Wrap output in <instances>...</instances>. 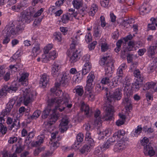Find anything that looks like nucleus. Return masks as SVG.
Masks as SVG:
<instances>
[{"mask_svg":"<svg viewBox=\"0 0 157 157\" xmlns=\"http://www.w3.org/2000/svg\"><path fill=\"white\" fill-rule=\"evenodd\" d=\"M67 102L68 100L64 101L61 97L49 99L47 102V107L42 113V117L43 118H45L49 114L50 115L48 121L45 122L44 126L48 131L51 133V142L53 141L58 133L57 131L52 132L55 128L52 125L55 123L59 116L56 111L59 110L62 112L64 110L66 107H67Z\"/></svg>","mask_w":157,"mask_h":157,"instance_id":"f257e3e1","label":"nucleus"},{"mask_svg":"<svg viewBox=\"0 0 157 157\" xmlns=\"http://www.w3.org/2000/svg\"><path fill=\"white\" fill-rule=\"evenodd\" d=\"M72 78V80L74 82L79 83L81 82L82 79V77L77 70L76 68H72L70 70V74L67 75L66 73L63 74L61 77L55 83V87L51 89V92L54 94V96L55 98L56 97H61L63 101L68 100L67 103V107L70 108L72 106V104L70 103L71 100L70 99L69 95L68 94H63L61 90L60 89L59 87L60 86H64L67 81Z\"/></svg>","mask_w":157,"mask_h":157,"instance_id":"f03ea898","label":"nucleus"},{"mask_svg":"<svg viewBox=\"0 0 157 157\" xmlns=\"http://www.w3.org/2000/svg\"><path fill=\"white\" fill-rule=\"evenodd\" d=\"M35 12L34 8L32 7L22 12L17 20L16 28L14 26H7L5 27V39L13 38L19 33H21L24 30L25 24L29 23L33 20L32 16Z\"/></svg>","mask_w":157,"mask_h":157,"instance_id":"7ed1b4c3","label":"nucleus"},{"mask_svg":"<svg viewBox=\"0 0 157 157\" xmlns=\"http://www.w3.org/2000/svg\"><path fill=\"white\" fill-rule=\"evenodd\" d=\"M21 97L19 98V100H16L17 98H15L9 101L4 111V115L8 114L14 104L16 106H19L21 103L23 102L25 105H27L32 102L35 98L36 93L35 91H31L30 89L25 88L21 89Z\"/></svg>","mask_w":157,"mask_h":157,"instance_id":"20e7f679","label":"nucleus"},{"mask_svg":"<svg viewBox=\"0 0 157 157\" xmlns=\"http://www.w3.org/2000/svg\"><path fill=\"white\" fill-rule=\"evenodd\" d=\"M29 75L27 73H23L21 75L19 80V82L14 81L12 83L10 87L6 85L3 86L0 90V98L3 96L6 95L7 92L9 93L15 92L17 90L20 84L24 86L27 85L28 84V79Z\"/></svg>","mask_w":157,"mask_h":157,"instance_id":"39448f33","label":"nucleus"},{"mask_svg":"<svg viewBox=\"0 0 157 157\" xmlns=\"http://www.w3.org/2000/svg\"><path fill=\"white\" fill-rule=\"evenodd\" d=\"M104 109L105 110V115L102 118H101L100 116V111L98 109L95 111L94 117L96 119L94 123L95 126H98V127H99L100 126L102 120H110L112 119L113 112V109L112 106L110 104L106 103L105 105Z\"/></svg>","mask_w":157,"mask_h":157,"instance_id":"423d86ee","label":"nucleus"},{"mask_svg":"<svg viewBox=\"0 0 157 157\" xmlns=\"http://www.w3.org/2000/svg\"><path fill=\"white\" fill-rule=\"evenodd\" d=\"M124 78L121 79V78L116 77L113 78L112 80V82H111L110 84L111 87L112 86H117V85L119 82V81L123 83V86L124 87V94H126L128 98L130 95L132 94V91L131 90V85L129 82H126L123 81Z\"/></svg>","mask_w":157,"mask_h":157,"instance_id":"0eeeda50","label":"nucleus"},{"mask_svg":"<svg viewBox=\"0 0 157 157\" xmlns=\"http://www.w3.org/2000/svg\"><path fill=\"white\" fill-rule=\"evenodd\" d=\"M99 64L104 67L106 74L111 73L114 69L113 63L109 56H104L99 61Z\"/></svg>","mask_w":157,"mask_h":157,"instance_id":"6e6552de","label":"nucleus"},{"mask_svg":"<svg viewBox=\"0 0 157 157\" xmlns=\"http://www.w3.org/2000/svg\"><path fill=\"white\" fill-rule=\"evenodd\" d=\"M134 74L135 76L137 78L136 81L134 83H133L131 85V88L132 92L138 90L140 88L141 86L143 78L141 77L140 74V72L138 69H136L134 71Z\"/></svg>","mask_w":157,"mask_h":157,"instance_id":"1a4fd4ad","label":"nucleus"},{"mask_svg":"<svg viewBox=\"0 0 157 157\" xmlns=\"http://www.w3.org/2000/svg\"><path fill=\"white\" fill-rule=\"evenodd\" d=\"M106 90V97L107 98V104H109V102H111L113 100H119L121 98V89H116L113 93V94L110 93L108 90L107 88H105Z\"/></svg>","mask_w":157,"mask_h":157,"instance_id":"9d476101","label":"nucleus"},{"mask_svg":"<svg viewBox=\"0 0 157 157\" xmlns=\"http://www.w3.org/2000/svg\"><path fill=\"white\" fill-rule=\"evenodd\" d=\"M69 122L68 118L66 116L63 117L61 120L59 128V130L61 133H63L68 128Z\"/></svg>","mask_w":157,"mask_h":157,"instance_id":"9b49d317","label":"nucleus"},{"mask_svg":"<svg viewBox=\"0 0 157 157\" xmlns=\"http://www.w3.org/2000/svg\"><path fill=\"white\" fill-rule=\"evenodd\" d=\"M116 141H117L114 146L113 150L115 152H120L125 148L127 144L124 140H116Z\"/></svg>","mask_w":157,"mask_h":157,"instance_id":"f8f14e48","label":"nucleus"},{"mask_svg":"<svg viewBox=\"0 0 157 157\" xmlns=\"http://www.w3.org/2000/svg\"><path fill=\"white\" fill-rule=\"evenodd\" d=\"M127 112L125 113V115L124 114V113H120L119 114V116L120 117V119L118 120L116 122V124L118 126H120L121 125H122L124 122L125 119H126V116L127 115H128L129 116H131L130 112L129 109L128 107L126 106L125 107Z\"/></svg>","mask_w":157,"mask_h":157,"instance_id":"ddd939ff","label":"nucleus"},{"mask_svg":"<svg viewBox=\"0 0 157 157\" xmlns=\"http://www.w3.org/2000/svg\"><path fill=\"white\" fill-rule=\"evenodd\" d=\"M61 65L58 62H55L52 66L51 74L54 77L57 76L59 74Z\"/></svg>","mask_w":157,"mask_h":157,"instance_id":"4468645a","label":"nucleus"},{"mask_svg":"<svg viewBox=\"0 0 157 157\" xmlns=\"http://www.w3.org/2000/svg\"><path fill=\"white\" fill-rule=\"evenodd\" d=\"M143 90H149L152 92H157V82H151L146 83L144 85Z\"/></svg>","mask_w":157,"mask_h":157,"instance_id":"2eb2a0df","label":"nucleus"},{"mask_svg":"<svg viewBox=\"0 0 157 157\" xmlns=\"http://www.w3.org/2000/svg\"><path fill=\"white\" fill-rule=\"evenodd\" d=\"M128 51H134L136 50L137 48L143 46L142 43L140 41L136 44L132 41H130L128 43Z\"/></svg>","mask_w":157,"mask_h":157,"instance_id":"dca6fc26","label":"nucleus"},{"mask_svg":"<svg viewBox=\"0 0 157 157\" xmlns=\"http://www.w3.org/2000/svg\"><path fill=\"white\" fill-rule=\"evenodd\" d=\"M144 152L145 155H149L150 156H153L155 154L154 151L150 144L144 147Z\"/></svg>","mask_w":157,"mask_h":157,"instance_id":"f3484780","label":"nucleus"},{"mask_svg":"<svg viewBox=\"0 0 157 157\" xmlns=\"http://www.w3.org/2000/svg\"><path fill=\"white\" fill-rule=\"evenodd\" d=\"M49 77L46 74H44L40 77L39 85L41 87H45L48 82Z\"/></svg>","mask_w":157,"mask_h":157,"instance_id":"a211bd4d","label":"nucleus"},{"mask_svg":"<svg viewBox=\"0 0 157 157\" xmlns=\"http://www.w3.org/2000/svg\"><path fill=\"white\" fill-rule=\"evenodd\" d=\"M92 68V64L90 62L85 63L82 69V74L83 75H85L88 73Z\"/></svg>","mask_w":157,"mask_h":157,"instance_id":"6ab92c4d","label":"nucleus"},{"mask_svg":"<svg viewBox=\"0 0 157 157\" xmlns=\"http://www.w3.org/2000/svg\"><path fill=\"white\" fill-rule=\"evenodd\" d=\"M41 51L40 48V44L37 42L34 43V46L33 48L32 51V54L33 56L35 57L39 55Z\"/></svg>","mask_w":157,"mask_h":157,"instance_id":"aec40b11","label":"nucleus"},{"mask_svg":"<svg viewBox=\"0 0 157 157\" xmlns=\"http://www.w3.org/2000/svg\"><path fill=\"white\" fill-rule=\"evenodd\" d=\"M79 58L78 53L77 50L74 51L70 56L69 61L71 63H74L78 61Z\"/></svg>","mask_w":157,"mask_h":157,"instance_id":"412c9836","label":"nucleus"},{"mask_svg":"<svg viewBox=\"0 0 157 157\" xmlns=\"http://www.w3.org/2000/svg\"><path fill=\"white\" fill-rule=\"evenodd\" d=\"M116 141V140L113 136L111 138H109L106 142L102 146L104 147V150H106L107 149L109 148L111 146L113 145L114 142Z\"/></svg>","mask_w":157,"mask_h":157,"instance_id":"4be33fe9","label":"nucleus"},{"mask_svg":"<svg viewBox=\"0 0 157 157\" xmlns=\"http://www.w3.org/2000/svg\"><path fill=\"white\" fill-rule=\"evenodd\" d=\"M125 134V131L123 130H120L115 133L113 137L116 140H124L123 136Z\"/></svg>","mask_w":157,"mask_h":157,"instance_id":"5701e85b","label":"nucleus"},{"mask_svg":"<svg viewBox=\"0 0 157 157\" xmlns=\"http://www.w3.org/2000/svg\"><path fill=\"white\" fill-rule=\"evenodd\" d=\"M98 139L99 140H102L106 136H109L110 134V131L109 129H107L104 131L98 132Z\"/></svg>","mask_w":157,"mask_h":157,"instance_id":"b1692460","label":"nucleus"},{"mask_svg":"<svg viewBox=\"0 0 157 157\" xmlns=\"http://www.w3.org/2000/svg\"><path fill=\"white\" fill-rule=\"evenodd\" d=\"M127 67L126 64L125 63L122 64L118 68L117 71V74L118 77L121 78V79L124 78L123 77V71L125 70Z\"/></svg>","mask_w":157,"mask_h":157,"instance_id":"393cba45","label":"nucleus"},{"mask_svg":"<svg viewBox=\"0 0 157 157\" xmlns=\"http://www.w3.org/2000/svg\"><path fill=\"white\" fill-rule=\"evenodd\" d=\"M156 52H157V44L155 46H150L148 49V55L151 58H152L155 53Z\"/></svg>","mask_w":157,"mask_h":157,"instance_id":"a878e982","label":"nucleus"},{"mask_svg":"<svg viewBox=\"0 0 157 157\" xmlns=\"http://www.w3.org/2000/svg\"><path fill=\"white\" fill-rule=\"evenodd\" d=\"M148 6L146 4H144L139 8V12L140 14L144 15L148 13L150 10V9L148 8Z\"/></svg>","mask_w":157,"mask_h":157,"instance_id":"bb28decb","label":"nucleus"},{"mask_svg":"<svg viewBox=\"0 0 157 157\" xmlns=\"http://www.w3.org/2000/svg\"><path fill=\"white\" fill-rule=\"evenodd\" d=\"M142 131V127L140 126H138L135 129L132 131L131 135L132 137H137L141 133Z\"/></svg>","mask_w":157,"mask_h":157,"instance_id":"cd10ccee","label":"nucleus"},{"mask_svg":"<svg viewBox=\"0 0 157 157\" xmlns=\"http://www.w3.org/2000/svg\"><path fill=\"white\" fill-rule=\"evenodd\" d=\"M94 146V144H89V143H87V144L84 145L81 150V152L82 153H85L87 152L90 151V149Z\"/></svg>","mask_w":157,"mask_h":157,"instance_id":"c85d7f7f","label":"nucleus"},{"mask_svg":"<svg viewBox=\"0 0 157 157\" xmlns=\"http://www.w3.org/2000/svg\"><path fill=\"white\" fill-rule=\"evenodd\" d=\"M86 42L88 44V48L90 50H93L97 44V42L93 40H86Z\"/></svg>","mask_w":157,"mask_h":157,"instance_id":"c756f323","label":"nucleus"},{"mask_svg":"<svg viewBox=\"0 0 157 157\" xmlns=\"http://www.w3.org/2000/svg\"><path fill=\"white\" fill-rule=\"evenodd\" d=\"M81 109L82 111H84L85 114L87 115H88L90 112V110L88 105L85 104L84 102H82L81 103Z\"/></svg>","mask_w":157,"mask_h":157,"instance_id":"7c9ffc66","label":"nucleus"},{"mask_svg":"<svg viewBox=\"0 0 157 157\" xmlns=\"http://www.w3.org/2000/svg\"><path fill=\"white\" fill-rule=\"evenodd\" d=\"M98 10V6L95 4L92 5L89 12L90 16H93Z\"/></svg>","mask_w":157,"mask_h":157,"instance_id":"2f4dec72","label":"nucleus"},{"mask_svg":"<svg viewBox=\"0 0 157 157\" xmlns=\"http://www.w3.org/2000/svg\"><path fill=\"white\" fill-rule=\"evenodd\" d=\"M99 45L101 47V49L102 52L106 51L109 48V45L104 41L100 40L99 41Z\"/></svg>","mask_w":157,"mask_h":157,"instance_id":"473e14b6","label":"nucleus"},{"mask_svg":"<svg viewBox=\"0 0 157 157\" xmlns=\"http://www.w3.org/2000/svg\"><path fill=\"white\" fill-rule=\"evenodd\" d=\"M72 15L75 18L77 19H79L80 18H81L83 17L85 14L83 13V10H80L79 13H78L77 11H76L75 12H74Z\"/></svg>","mask_w":157,"mask_h":157,"instance_id":"72a5a7b5","label":"nucleus"},{"mask_svg":"<svg viewBox=\"0 0 157 157\" xmlns=\"http://www.w3.org/2000/svg\"><path fill=\"white\" fill-rule=\"evenodd\" d=\"M48 54L50 59H54L56 58L58 56V52L55 50L52 51Z\"/></svg>","mask_w":157,"mask_h":157,"instance_id":"f704fd0d","label":"nucleus"},{"mask_svg":"<svg viewBox=\"0 0 157 157\" xmlns=\"http://www.w3.org/2000/svg\"><path fill=\"white\" fill-rule=\"evenodd\" d=\"M85 140L87 142V143H88L89 144H94V141L91 137L90 133L89 132H87L86 133Z\"/></svg>","mask_w":157,"mask_h":157,"instance_id":"c9c22d12","label":"nucleus"},{"mask_svg":"<svg viewBox=\"0 0 157 157\" xmlns=\"http://www.w3.org/2000/svg\"><path fill=\"white\" fill-rule=\"evenodd\" d=\"M76 93L79 96L82 95L83 93V87L81 86H76L74 90Z\"/></svg>","mask_w":157,"mask_h":157,"instance_id":"e433bc0d","label":"nucleus"},{"mask_svg":"<svg viewBox=\"0 0 157 157\" xmlns=\"http://www.w3.org/2000/svg\"><path fill=\"white\" fill-rule=\"evenodd\" d=\"M103 149L104 147L102 145L100 147H97L95 149L94 154L96 155H101L102 152L105 151Z\"/></svg>","mask_w":157,"mask_h":157,"instance_id":"4c0bfd02","label":"nucleus"},{"mask_svg":"<svg viewBox=\"0 0 157 157\" xmlns=\"http://www.w3.org/2000/svg\"><path fill=\"white\" fill-rule=\"evenodd\" d=\"M155 69H157V64L153 62V63H151L148 67L147 71L149 73H151Z\"/></svg>","mask_w":157,"mask_h":157,"instance_id":"58836bf2","label":"nucleus"},{"mask_svg":"<svg viewBox=\"0 0 157 157\" xmlns=\"http://www.w3.org/2000/svg\"><path fill=\"white\" fill-rule=\"evenodd\" d=\"M49 143L51 148L52 150H55L59 146V143L56 141V142L54 141H52V142L50 141Z\"/></svg>","mask_w":157,"mask_h":157,"instance_id":"ea45409f","label":"nucleus"},{"mask_svg":"<svg viewBox=\"0 0 157 157\" xmlns=\"http://www.w3.org/2000/svg\"><path fill=\"white\" fill-rule=\"evenodd\" d=\"M21 51L20 49L18 50L14 55L11 58V61L17 59L21 55Z\"/></svg>","mask_w":157,"mask_h":157,"instance_id":"a19ab883","label":"nucleus"},{"mask_svg":"<svg viewBox=\"0 0 157 157\" xmlns=\"http://www.w3.org/2000/svg\"><path fill=\"white\" fill-rule=\"evenodd\" d=\"M70 14L67 13L63 14L62 17V22L63 23L66 24L68 22L69 20Z\"/></svg>","mask_w":157,"mask_h":157,"instance_id":"79ce46f5","label":"nucleus"},{"mask_svg":"<svg viewBox=\"0 0 157 157\" xmlns=\"http://www.w3.org/2000/svg\"><path fill=\"white\" fill-rule=\"evenodd\" d=\"M53 47V45L52 44H49L46 45L43 48V52L44 53H48L50 50Z\"/></svg>","mask_w":157,"mask_h":157,"instance_id":"37998d69","label":"nucleus"},{"mask_svg":"<svg viewBox=\"0 0 157 157\" xmlns=\"http://www.w3.org/2000/svg\"><path fill=\"white\" fill-rule=\"evenodd\" d=\"M41 61L43 62H46L49 60L50 58L48 53H44L41 56Z\"/></svg>","mask_w":157,"mask_h":157,"instance_id":"c03bdc74","label":"nucleus"},{"mask_svg":"<svg viewBox=\"0 0 157 157\" xmlns=\"http://www.w3.org/2000/svg\"><path fill=\"white\" fill-rule=\"evenodd\" d=\"M72 3L74 7L76 9H78L82 6V3L78 0H74Z\"/></svg>","mask_w":157,"mask_h":157,"instance_id":"a18cd8bd","label":"nucleus"},{"mask_svg":"<svg viewBox=\"0 0 157 157\" xmlns=\"http://www.w3.org/2000/svg\"><path fill=\"white\" fill-rule=\"evenodd\" d=\"M94 85L92 82H86V85L85 87V89L86 91L88 92H91L92 89L94 87Z\"/></svg>","mask_w":157,"mask_h":157,"instance_id":"49530a36","label":"nucleus"},{"mask_svg":"<svg viewBox=\"0 0 157 157\" xmlns=\"http://www.w3.org/2000/svg\"><path fill=\"white\" fill-rule=\"evenodd\" d=\"M101 82L102 84L107 85L111 87L110 80L109 78H103L101 79Z\"/></svg>","mask_w":157,"mask_h":157,"instance_id":"de8ad7c7","label":"nucleus"},{"mask_svg":"<svg viewBox=\"0 0 157 157\" xmlns=\"http://www.w3.org/2000/svg\"><path fill=\"white\" fill-rule=\"evenodd\" d=\"M94 78V73L92 72H91L89 74L87 77L86 82L93 83Z\"/></svg>","mask_w":157,"mask_h":157,"instance_id":"09e8293b","label":"nucleus"},{"mask_svg":"<svg viewBox=\"0 0 157 157\" xmlns=\"http://www.w3.org/2000/svg\"><path fill=\"white\" fill-rule=\"evenodd\" d=\"M10 69H9V72H11L12 74L16 72L18 68V65H11L9 66Z\"/></svg>","mask_w":157,"mask_h":157,"instance_id":"8fccbe9b","label":"nucleus"},{"mask_svg":"<svg viewBox=\"0 0 157 157\" xmlns=\"http://www.w3.org/2000/svg\"><path fill=\"white\" fill-rule=\"evenodd\" d=\"M44 137L43 135L38 136L37 137V140L36 142V144L39 145L43 142Z\"/></svg>","mask_w":157,"mask_h":157,"instance_id":"3c124183","label":"nucleus"},{"mask_svg":"<svg viewBox=\"0 0 157 157\" xmlns=\"http://www.w3.org/2000/svg\"><path fill=\"white\" fill-rule=\"evenodd\" d=\"M42 18V17H40L38 18L35 19L33 22V25L34 26L36 27L39 26L40 24Z\"/></svg>","mask_w":157,"mask_h":157,"instance_id":"603ef678","label":"nucleus"},{"mask_svg":"<svg viewBox=\"0 0 157 157\" xmlns=\"http://www.w3.org/2000/svg\"><path fill=\"white\" fill-rule=\"evenodd\" d=\"M78 43L77 40H72L70 45V48L72 49L78 46Z\"/></svg>","mask_w":157,"mask_h":157,"instance_id":"864d4df0","label":"nucleus"},{"mask_svg":"<svg viewBox=\"0 0 157 157\" xmlns=\"http://www.w3.org/2000/svg\"><path fill=\"white\" fill-rule=\"evenodd\" d=\"M41 113L40 110H36L35 111L31 116V118L33 119H36L39 117Z\"/></svg>","mask_w":157,"mask_h":157,"instance_id":"5fc2aeb1","label":"nucleus"},{"mask_svg":"<svg viewBox=\"0 0 157 157\" xmlns=\"http://www.w3.org/2000/svg\"><path fill=\"white\" fill-rule=\"evenodd\" d=\"M7 128L2 124H0V132L3 135L5 134L7 131Z\"/></svg>","mask_w":157,"mask_h":157,"instance_id":"6e6d98bb","label":"nucleus"},{"mask_svg":"<svg viewBox=\"0 0 157 157\" xmlns=\"http://www.w3.org/2000/svg\"><path fill=\"white\" fill-rule=\"evenodd\" d=\"M149 142V140L148 138L146 137H144L141 141V143L142 145L144 147L147 145V144Z\"/></svg>","mask_w":157,"mask_h":157,"instance_id":"4d7b16f0","label":"nucleus"},{"mask_svg":"<svg viewBox=\"0 0 157 157\" xmlns=\"http://www.w3.org/2000/svg\"><path fill=\"white\" fill-rule=\"evenodd\" d=\"M122 42V40H119L117 43V47L115 49V51L116 52H118L120 50L121 44Z\"/></svg>","mask_w":157,"mask_h":157,"instance_id":"13d9d810","label":"nucleus"},{"mask_svg":"<svg viewBox=\"0 0 157 157\" xmlns=\"http://www.w3.org/2000/svg\"><path fill=\"white\" fill-rule=\"evenodd\" d=\"M83 137L84 136L82 134V133H78L76 136L77 141L80 143L82 142L83 140Z\"/></svg>","mask_w":157,"mask_h":157,"instance_id":"bf43d9fd","label":"nucleus"},{"mask_svg":"<svg viewBox=\"0 0 157 157\" xmlns=\"http://www.w3.org/2000/svg\"><path fill=\"white\" fill-rule=\"evenodd\" d=\"M17 138L15 136H13L10 138L8 142L10 144H13L17 141Z\"/></svg>","mask_w":157,"mask_h":157,"instance_id":"052dcab7","label":"nucleus"},{"mask_svg":"<svg viewBox=\"0 0 157 157\" xmlns=\"http://www.w3.org/2000/svg\"><path fill=\"white\" fill-rule=\"evenodd\" d=\"M82 59L85 63L87 62H90V56L88 54L85 55L83 57Z\"/></svg>","mask_w":157,"mask_h":157,"instance_id":"680f3d73","label":"nucleus"},{"mask_svg":"<svg viewBox=\"0 0 157 157\" xmlns=\"http://www.w3.org/2000/svg\"><path fill=\"white\" fill-rule=\"evenodd\" d=\"M100 21L101 22V25L102 27H104L106 25V23L105 21V18L104 16H101L100 17Z\"/></svg>","mask_w":157,"mask_h":157,"instance_id":"e2e57ef3","label":"nucleus"},{"mask_svg":"<svg viewBox=\"0 0 157 157\" xmlns=\"http://www.w3.org/2000/svg\"><path fill=\"white\" fill-rule=\"evenodd\" d=\"M80 147V143L76 141L75 142L74 144L72 146V148L75 150L78 149Z\"/></svg>","mask_w":157,"mask_h":157,"instance_id":"0e129e2a","label":"nucleus"},{"mask_svg":"<svg viewBox=\"0 0 157 157\" xmlns=\"http://www.w3.org/2000/svg\"><path fill=\"white\" fill-rule=\"evenodd\" d=\"M44 11V9L42 8L40 9V10H38L36 13L34 14L33 15V17H37L40 15Z\"/></svg>","mask_w":157,"mask_h":157,"instance_id":"69168bd1","label":"nucleus"},{"mask_svg":"<svg viewBox=\"0 0 157 157\" xmlns=\"http://www.w3.org/2000/svg\"><path fill=\"white\" fill-rule=\"evenodd\" d=\"M100 3L102 6L106 7L109 4V0H100Z\"/></svg>","mask_w":157,"mask_h":157,"instance_id":"338daca9","label":"nucleus"},{"mask_svg":"<svg viewBox=\"0 0 157 157\" xmlns=\"http://www.w3.org/2000/svg\"><path fill=\"white\" fill-rule=\"evenodd\" d=\"M21 7L20 5H14L11 7L12 9L15 11L18 12L19 11Z\"/></svg>","mask_w":157,"mask_h":157,"instance_id":"774afa93","label":"nucleus"}]
</instances>
